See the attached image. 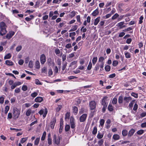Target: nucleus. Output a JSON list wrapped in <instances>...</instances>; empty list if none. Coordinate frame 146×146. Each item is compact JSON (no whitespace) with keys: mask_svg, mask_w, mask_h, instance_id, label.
Segmentation results:
<instances>
[{"mask_svg":"<svg viewBox=\"0 0 146 146\" xmlns=\"http://www.w3.org/2000/svg\"><path fill=\"white\" fill-rule=\"evenodd\" d=\"M107 98L108 97L107 96H105L103 98L102 100V105L103 106H107V104L106 103V101L107 100Z\"/></svg>","mask_w":146,"mask_h":146,"instance_id":"obj_9","label":"nucleus"},{"mask_svg":"<svg viewBox=\"0 0 146 146\" xmlns=\"http://www.w3.org/2000/svg\"><path fill=\"white\" fill-rule=\"evenodd\" d=\"M123 101V98L121 96L119 97L118 98V102L119 104H121Z\"/></svg>","mask_w":146,"mask_h":146,"instance_id":"obj_32","label":"nucleus"},{"mask_svg":"<svg viewBox=\"0 0 146 146\" xmlns=\"http://www.w3.org/2000/svg\"><path fill=\"white\" fill-rule=\"evenodd\" d=\"M46 135V132L44 131V132L42 137L41 138V140L42 141L44 140L45 139V137Z\"/></svg>","mask_w":146,"mask_h":146,"instance_id":"obj_42","label":"nucleus"},{"mask_svg":"<svg viewBox=\"0 0 146 146\" xmlns=\"http://www.w3.org/2000/svg\"><path fill=\"white\" fill-rule=\"evenodd\" d=\"M99 13L98 10L96 9L92 13V15L94 16H95L98 15Z\"/></svg>","mask_w":146,"mask_h":146,"instance_id":"obj_18","label":"nucleus"},{"mask_svg":"<svg viewBox=\"0 0 146 146\" xmlns=\"http://www.w3.org/2000/svg\"><path fill=\"white\" fill-rule=\"evenodd\" d=\"M60 138L59 136L56 137V135H54L53 136V142L57 145H58L60 142Z\"/></svg>","mask_w":146,"mask_h":146,"instance_id":"obj_4","label":"nucleus"},{"mask_svg":"<svg viewBox=\"0 0 146 146\" xmlns=\"http://www.w3.org/2000/svg\"><path fill=\"white\" fill-rule=\"evenodd\" d=\"M24 63L23 60L22 59H20L19 60V64L21 65H22Z\"/></svg>","mask_w":146,"mask_h":146,"instance_id":"obj_64","label":"nucleus"},{"mask_svg":"<svg viewBox=\"0 0 146 146\" xmlns=\"http://www.w3.org/2000/svg\"><path fill=\"white\" fill-rule=\"evenodd\" d=\"M97 132V129L96 127H94L92 133L93 134H96Z\"/></svg>","mask_w":146,"mask_h":146,"instance_id":"obj_52","label":"nucleus"},{"mask_svg":"<svg viewBox=\"0 0 146 146\" xmlns=\"http://www.w3.org/2000/svg\"><path fill=\"white\" fill-rule=\"evenodd\" d=\"M35 68L37 69H39L40 68V63L38 61H36L35 62Z\"/></svg>","mask_w":146,"mask_h":146,"instance_id":"obj_16","label":"nucleus"},{"mask_svg":"<svg viewBox=\"0 0 146 146\" xmlns=\"http://www.w3.org/2000/svg\"><path fill=\"white\" fill-rule=\"evenodd\" d=\"M9 109V107L8 106H6L5 108V113L7 114Z\"/></svg>","mask_w":146,"mask_h":146,"instance_id":"obj_35","label":"nucleus"},{"mask_svg":"<svg viewBox=\"0 0 146 146\" xmlns=\"http://www.w3.org/2000/svg\"><path fill=\"white\" fill-rule=\"evenodd\" d=\"M62 108V105H58V107H57L55 109L56 111V112H58L60 111V109Z\"/></svg>","mask_w":146,"mask_h":146,"instance_id":"obj_39","label":"nucleus"},{"mask_svg":"<svg viewBox=\"0 0 146 146\" xmlns=\"http://www.w3.org/2000/svg\"><path fill=\"white\" fill-rule=\"evenodd\" d=\"M38 95V93L37 92H34L33 93H32L31 94V96L34 98L35 97H36Z\"/></svg>","mask_w":146,"mask_h":146,"instance_id":"obj_44","label":"nucleus"},{"mask_svg":"<svg viewBox=\"0 0 146 146\" xmlns=\"http://www.w3.org/2000/svg\"><path fill=\"white\" fill-rule=\"evenodd\" d=\"M104 142V140L103 139H101L98 141V144L99 146H101Z\"/></svg>","mask_w":146,"mask_h":146,"instance_id":"obj_40","label":"nucleus"},{"mask_svg":"<svg viewBox=\"0 0 146 146\" xmlns=\"http://www.w3.org/2000/svg\"><path fill=\"white\" fill-rule=\"evenodd\" d=\"M78 111V109L77 108L76 106H74L73 108V112L74 115H76Z\"/></svg>","mask_w":146,"mask_h":146,"instance_id":"obj_25","label":"nucleus"},{"mask_svg":"<svg viewBox=\"0 0 146 146\" xmlns=\"http://www.w3.org/2000/svg\"><path fill=\"white\" fill-rule=\"evenodd\" d=\"M76 14V12L74 11H73L69 14V15L70 17L72 18Z\"/></svg>","mask_w":146,"mask_h":146,"instance_id":"obj_19","label":"nucleus"},{"mask_svg":"<svg viewBox=\"0 0 146 146\" xmlns=\"http://www.w3.org/2000/svg\"><path fill=\"white\" fill-rule=\"evenodd\" d=\"M31 109L28 110L26 112V115L27 116H29L30 115L31 113Z\"/></svg>","mask_w":146,"mask_h":146,"instance_id":"obj_45","label":"nucleus"},{"mask_svg":"<svg viewBox=\"0 0 146 146\" xmlns=\"http://www.w3.org/2000/svg\"><path fill=\"white\" fill-rule=\"evenodd\" d=\"M118 64V62L117 60H115L113 61L112 65L114 66H116Z\"/></svg>","mask_w":146,"mask_h":146,"instance_id":"obj_58","label":"nucleus"},{"mask_svg":"<svg viewBox=\"0 0 146 146\" xmlns=\"http://www.w3.org/2000/svg\"><path fill=\"white\" fill-rule=\"evenodd\" d=\"M40 61L41 64H43L46 61V57L44 54H42L40 56Z\"/></svg>","mask_w":146,"mask_h":146,"instance_id":"obj_6","label":"nucleus"},{"mask_svg":"<svg viewBox=\"0 0 146 146\" xmlns=\"http://www.w3.org/2000/svg\"><path fill=\"white\" fill-rule=\"evenodd\" d=\"M18 85V82L15 83L11 86V88L12 89H14Z\"/></svg>","mask_w":146,"mask_h":146,"instance_id":"obj_26","label":"nucleus"},{"mask_svg":"<svg viewBox=\"0 0 146 146\" xmlns=\"http://www.w3.org/2000/svg\"><path fill=\"white\" fill-rule=\"evenodd\" d=\"M113 138L115 140H118L119 139V136L118 134H114L113 135Z\"/></svg>","mask_w":146,"mask_h":146,"instance_id":"obj_20","label":"nucleus"},{"mask_svg":"<svg viewBox=\"0 0 146 146\" xmlns=\"http://www.w3.org/2000/svg\"><path fill=\"white\" fill-rule=\"evenodd\" d=\"M117 102V99L115 98H113V100L112 101V104H116Z\"/></svg>","mask_w":146,"mask_h":146,"instance_id":"obj_38","label":"nucleus"},{"mask_svg":"<svg viewBox=\"0 0 146 146\" xmlns=\"http://www.w3.org/2000/svg\"><path fill=\"white\" fill-rule=\"evenodd\" d=\"M70 116V113L69 112H67L65 116V120L67 121L69 119Z\"/></svg>","mask_w":146,"mask_h":146,"instance_id":"obj_21","label":"nucleus"},{"mask_svg":"<svg viewBox=\"0 0 146 146\" xmlns=\"http://www.w3.org/2000/svg\"><path fill=\"white\" fill-rule=\"evenodd\" d=\"M27 137L22 138L21 141V143H23L24 142H25L27 140Z\"/></svg>","mask_w":146,"mask_h":146,"instance_id":"obj_57","label":"nucleus"},{"mask_svg":"<svg viewBox=\"0 0 146 146\" xmlns=\"http://www.w3.org/2000/svg\"><path fill=\"white\" fill-rule=\"evenodd\" d=\"M76 33L75 32L70 33H69V36L70 37L74 36L76 35Z\"/></svg>","mask_w":146,"mask_h":146,"instance_id":"obj_55","label":"nucleus"},{"mask_svg":"<svg viewBox=\"0 0 146 146\" xmlns=\"http://www.w3.org/2000/svg\"><path fill=\"white\" fill-rule=\"evenodd\" d=\"M5 64L8 66H12L13 65V62L10 60H7L5 61Z\"/></svg>","mask_w":146,"mask_h":146,"instance_id":"obj_14","label":"nucleus"},{"mask_svg":"<svg viewBox=\"0 0 146 146\" xmlns=\"http://www.w3.org/2000/svg\"><path fill=\"white\" fill-rule=\"evenodd\" d=\"M131 94L132 96H133L135 98H137L138 97V95L137 94H135L134 93L132 92L131 93Z\"/></svg>","mask_w":146,"mask_h":146,"instance_id":"obj_63","label":"nucleus"},{"mask_svg":"<svg viewBox=\"0 0 146 146\" xmlns=\"http://www.w3.org/2000/svg\"><path fill=\"white\" fill-rule=\"evenodd\" d=\"M27 87L26 85H23L22 88V89L23 90L25 91L27 90Z\"/></svg>","mask_w":146,"mask_h":146,"instance_id":"obj_61","label":"nucleus"},{"mask_svg":"<svg viewBox=\"0 0 146 146\" xmlns=\"http://www.w3.org/2000/svg\"><path fill=\"white\" fill-rule=\"evenodd\" d=\"M124 23V22H120L117 24L116 26L120 27V29L122 28V26Z\"/></svg>","mask_w":146,"mask_h":146,"instance_id":"obj_24","label":"nucleus"},{"mask_svg":"<svg viewBox=\"0 0 146 146\" xmlns=\"http://www.w3.org/2000/svg\"><path fill=\"white\" fill-rule=\"evenodd\" d=\"M41 72L46 74H47V69L45 67H44L41 69Z\"/></svg>","mask_w":146,"mask_h":146,"instance_id":"obj_22","label":"nucleus"},{"mask_svg":"<svg viewBox=\"0 0 146 146\" xmlns=\"http://www.w3.org/2000/svg\"><path fill=\"white\" fill-rule=\"evenodd\" d=\"M43 100L42 98L41 97H38L36 98L35 100V102L39 103L42 102Z\"/></svg>","mask_w":146,"mask_h":146,"instance_id":"obj_10","label":"nucleus"},{"mask_svg":"<svg viewBox=\"0 0 146 146\" xmlns=\"http://www.w3.org/2000/svg\"><path fill=\"white\" fill-rule=\"evenodd\" d=\"M70 120L71 127L72 128H74L75 127V126L74 122L73 121V118L72 119L71 118Z\"/></svg>","mask_w":146,"mask_h":146,"instance_id":"obj_17","label":"nucleus"},{"mask_svg":"<svg viewBox=\"0 0 146 146\" xmlns=\"http://www.w3.org/2000/svg\"><path fill=\"white\" fill-rule=\"evenodd\" d=\"M131 100V99L130 97H125L123 98L124 102H129Z\"/></svg>","mask_w":146,"mask_h":146,"instance_id":"obj_13","label":"nucleus"},{"mask_svg":"<svg viewBox=\"0 0 146 146\" xmlns=\"http://www.w3.org/2000/svg\"><path fill=\"white\" fill-rule=\"evenodd\" d=\"M29 67L30 68H32L33 66V62L32 60H30L29 63Z\"/></svg>","mask_w":146,"mask_h":146,"instance_id":"obj_23","label":"nucleus"},{"mask_svg":"<svg viewBox=\"0 0 146 146\" xmlns=\"http://www.w3.org/2000/svg\"><path fill=\"white\" fill-rule=\"evenodd\" d=\"M40 138H37L35 141L34 144L35 145H37L39 143L40 140Z\"/></svg>","mask_w":146,"mask_h":146,"instance_id":"obj_34","label":"nucleus"},{"mask_svg":"<svg viewBox=\"0 0 146 146\" xmlns=\"http://www.w3.org/2000/svg\"><path fill=\"white\" fill-rule=\"evenodd\" d=\"M138 108V105L137 104H135L134 106V107L133 110L134 111H136L137 110Z\"/></svg>","mask_w":146,"mask_h":146,"instance_id":"obj_59","label":"nucleus"},{"mask_svg":"<svg viewBox=\"0 0 146 146\" xmlns=\"http://www.w3.org/2000/svg\"><path fill=\"white\" fill-rule=\"evenodd\" d=\"M65 47L67 48H69L72 47V46L71 44L70 43H68L65 46Z\"/></svg>","mask_w":146,"mask_h":146,"instance_id":"obj_49","label":"nucleus"},{"mask_svg":"<svg viewBox=\"0 0 146 146\" xmlns=\"http://www.w3.org/2000/svg\"><path fill=\"white\" fill-rule=\"evenodd\" d=\"M96 103L94 101H91L90 102L89 106L90 110H93L96 108Z\"/></svg>","mask_w":146,"mask_h":146,"instance_id":"obj_5","label":"nucleus"},{"mask_svg":"<svg viewBox=\"0 0 146 146\" xmlns=\"http://www.w3.org/2000/svg\"><path fill=\"white\" fill-rule=\"evenodd\" d=\"M103 137V135L102 134H100V133H98L97 137L99 139H101Z\"/></svg>","mask_w":146,"mask_h":146,"instance_id":"obj_43","label":"nucleus"},{"mask_svg":"<svg viewBox=\"0 0 146 146\" xmlns=\"http://www.w3.org/2000/svg\"><path fill=\"white\" fill-rule=\"evenodd\" d=\"M85 62V59L84 58L81 59H80V63L81 65H82L84 64Z\"/></svg>","mask_w":146,"mask_h":146,"instance_id":"obj_62","label":"nucleus"},{"mask_svg":"<svg viewBox=\"0 0 146 146\" xmlns=\"http://www.w3.org/2000/svg\"><path fill=\"white\" fill-rule=\"evenodd\" d=\"M98 60L97 57H94L93 58L92 60V62L93 64L94 65L96 63Z\"/></svg>","mask_w":146,"mask_h":146,"instance_id":"obj_30","label":"nucleus"},{"mask_svg":"<svg viewBox=\"0 0 146 146\" xmlns=\"http://www.w3.org/2000/svg\"><path fill=\"white\" fill-rule=\"evenodd\" d=\"M125 57L127 58H129L131 57L130 54L128 52H126L125 53Z\"/></svg>","mask_w":146,"mask_h":146,"instance_id":"obj_33","label":"nucleus"},{"mask_svg":"<svg viewBox=\"0 0 146 146\" xmlns=\"http://www.w3.org/2000/svg\"><path fill=\"white\" fill-rule=\"evenodd\" d=\"M11 57V55L10 53H8L6 54L4 57L5 59H10Z\"/></svg>","mask_w":146,"mask_h":146,"instance_id":"obj_29","label":"nucleus"},{"mask_svg":"<svg viewBox=\"0 0 146 146\" xmlns=\"http://www.w3.org/2000/svg\"><path fill=\"white\" fill-rule=\"evenodd\" d=\"M78 27V26L77 25H74L72 26V30H73V31L76 30L77 28Z\"/></svg>","mask_w":146,"mask_h":146,"instance_id":"obj_56","label":"nucleus"},{"mask_svg":"<svg viewBox=\"0 0 146 146\" xmlns=\"http://www.w3.org/2000/svg\"><path fill=\"white\" fill-rule=\"evenodd\" d=\"M77 62L76 61H74L72 62L70 64V66H74V67L75 68L76 66V64L77 63Z\"/></svg>","mask_w":146,"mask_h":146,"instance_id":"obj_27","label":"nucleus"},{"mask_svg":"<svg viewBox=\"0 0 146 146\" xmlns=\"http://www.w3.org/2000/svg\"><path fill=\"white\" fill-rule=\"evenodd\" d=\"M4 102V98L3 96L0 97V103L1 104H3Z\"/></svg>","mask_w":146,"mask_h":146,"instance_id":"obj_51","label":"nucleus"},{"mask_svg":"<svg viewBox=\"0 0 146 146\" xmlns=\"http://www.w3.org/2000/svg\"><path fill=\"white\" fill-rule=\"evenodd\" d=\"M119 15L116 13L115 14L111 17V19L112 20H114L116 18L118 17Z\"/></svg>","mask_w":146,"mask_h":146,"instance_id":"obj_36","label":"nucleus"},{"mask_svg":"<svg viewBox=\"0 0 146 146\" xmlns=\"http://www.w3.org/2000/svg\"><path fill=\"white\" fill-rule=\"evenodd\" d=\"M6 27L7 26L4 22H1L0 23V35H1L3 36L7 33Z\"/></svg>","mask_w":146,"mask_h":146,"instance_id":"obj_1","label":"nucleus"},{"mask_svg":"<svg viewBox=\"0 0 146 146\" xmlns=\"http://www.w3.org/2000/svg\"><path fill=\"white\" fill-rule=\"evenodd\" d=\"M108 109L110 111H112L113 109L112 105L111 104H109L108 106Z\"/></svg>","mask_w":146,"mask_h":146,"instance_id":"obj_41","label":"nucleus"},{"mask_svg":"<svg viewBox=\"0 0 146 146\" xmlns=\"http://www.w3.org/2000/svg\"><path fill=\"white\" fill-rule=\"evenodd\" d=\"M70 128V126L69 125H66L65 128V130L66 131H68Z\"/></svg>","mask_w":146,"mask_h":146,"instance_id":"obj_53","label":"nucleus"},{"mask_svg":"<svg viewBox=\"0 0 146 146\" xmlns=\"http://www.w3.org/2000/svg\"><path fill=\"white\" fill-rule=\"evenodd\" d=\"M56 121V118L54 117L50 123V126L52 129H54Z\"/></svg>","mask_w":146,"mask_h":146,"instance_id":"obj_8","label":"nucleus"},{"mask_svg":"<svg viewBox=\"0 0 146 146\" xmlns=\"http://www.w3.org/2000/svg\"><path fill=\"white\" fill-rule=\"evenodd\" d=\"M48 113V110L46 108L44 109H42L39 111L38 113L40 115H42L43 118H44Z\"/></svg>","mask_w":146,"mask_h":146,"instance_id":"obj_3","label":"nucleus"},{"mask_svg":"<svg viewBox=\"0 0 146 146\" xmlns=\"http://www.w3.org/2000/svg\"><path fill=\"white\" fill-rule=\"evenodd\" d=\"M48 76H49L52 75L53 74V72L52 70L51 69H50L48 70Z\"/></svg>","mask_w":146,"mask_h":146,"instance_id":"obj_60","label":"nucleus"},{"mask_svg":"<svg viewBox=\"0 0 146 146\" xmlns=\"http://www.w3.org/2000/svg\"><path fill=\"white\" fill-rule=\"evenodd\" d=\"M105 69L107 71H109L110 69V67L108 65H107L105 67Z\"/></svg>","mask_w":146,"mask_h":146,"instance_id":"obj_47","label":"nucleus"},{"mask_svg":"<svg viewBox=\"0 0 146 146\" xmlns=\"http://www.w3.org/2000/svg\"><path fill=\"white\" fill-rule=\"evenodd\" d=\"M139 24H141L143 22V17L142 16H141L139 18Z\"/></svg>","mask_w":146,"mask_h":146,"instance_id":"obj_46","label":"nucleus"},{"mask_svg":"<svg viewBox=\"0 0 146 146\" xmlns=\"http://www.w3.org/2000/svg\"><path fill=\"white\" fill-rule=\"evenodd\" d=\"M144 130L143 129H140L138 130L137 132V133L138 135H141L143 134L144 133Z\"/></svg>","mask_w":146,"mask_h":146,"instance_id":"obj_37","label":"nucleus"},{"mask_svg":"<svg viewBox=\"0 0 146 146\" xmlns=\"http://www.w3.org/2000/svg\"><path fill=\"white\" fill-rule=\"evenodd\" d=\"M92 66V63L90 61L88 65V66L87 69L88 70H90L91 69Z\"/></svg>","mask_w":146,"mask_h":146,"instance_id":"obj_31","label":"nucleus"},{"mask_svg":"<svg viewBox=\"0 0 146 146\" xmlns=\"http://www.w3.org/2000/svg\"><path fill=\"white\" fill-rule=\"evenodd\" d=\"M146 116V112H144L142 113L140 115V118H142Z\"/></svg>","mask_w":146,"mask_h":146,"instance_id":"obj_54","label":"nucleus"},{"mask_svg":"<svg viewBox=\"0 0 146 146\" xmlns=\"http://www.w3.org/2000/svg\"><path fill=\"white\" fill-rule=\"evenodd\" d=\"M13 115L14 119H16L18 117V111L17 108H13Z\"/></svg>","mask_w":146,"mask_h":146,"instance_id":"obj_2","label":"nucleus"},{"mask_svg":"<svg viewBox=\"0 0 146 146\" xmlns=\"http://www.w3.org/2000/svg\"><path fill=\"white\" fill-rule=\"evenodd\" d=\"M48 143L49 145H50L52 143V140L50 138V134H49L48 135Z\"/></svg>","mask_w":146,"mask_h":146,"instance_id":"obj_15","label":"nucleus"},{"mask_svg":"<svg viewBox=\"0 0 146 146\" xmlns=\"http://www.w3.org/2000/svg\"><path fill=\"white\" fill-rule=\"evenodd\" d=\"M100 17H98L94 20V24L95 26L97 25L100 21Z\"/></svg>","mask_w":146,"mask_h":146,"instance_id":"obj_12","label":"nucleus"},{"mask_svg":"<svg viewBox=\"0 0 146 146\" xmlns=\"http://www.w3.org/2000/svg\"><path fill=\"white\" fill-rule=\"evenodd\" d=\"M35 84L37 85H41L42 84L40 82L38 79L35 80Z\"/></svg>","mask_w":146,"mask_h":146,"instance_id":"obj_48","label":"nucleus"},{"mask_svg":"<svg viewBox=\"0 0 146 146\" xmlns=\"http://www.w3.org/2000/svg\"><path fill=\"white\" fill-rule=\"evenodd\" d=\"M135 132V130L134 129H131L129 132L128 134V136L129 137L131 136Z\"/></svg>","mask_w":146,"mask_h":146,"instance_id":"obj_11","label":"nucleus"},{"mask_svg":"<svg viewBox=\"0 0 146 146\" xmlns=\"http://www.w3.org/2000/svg\"><path fill=\"white\" fill-rule=\"evenodd\" d=\"M87 117V115L84 113L82 115L80 118V121L81 122L84 121L86 119Z\"/></svg>","mask_w":146,"mask_h":146,"instance_id":"obj_7","label":"nucleus"},{"mask_svg":"<svg viewBox=\"0 0 146 146\" xmlns=\"http://www.w3.org/2000/svg\"><path fill=\"white\" fill-rule=\"evenodd\" d=\"M67 63L66 62H65L63 64V65L62 68V70L63 71L65 69L67 66Z\"/></svg>","mask_w":146,"mask_h":146,"instance_id":"obj_50","label":"nucleus"},{"mask_svg":"<svg viewBox=\"0 0 146 146\" xmlns=\"http://www.w3.org/2000/svg\"><path fill=\"white\" fill-rule=\"evenodd\" d=\"M122 134L123 136H126L128 134L127 131L126 129L123 130L122 132Z\"/></svg>","mask_w":146,"mask_h":146,"instance_id":"obj_28","label":"nucleus"}]
</instances>
